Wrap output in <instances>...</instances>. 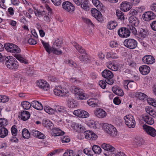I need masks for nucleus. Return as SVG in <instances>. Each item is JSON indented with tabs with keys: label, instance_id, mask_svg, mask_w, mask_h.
Wrapping results in <instances>:
<instances>
[{
	"label": "nucleus",
	"instance_id": "1",
	"mask_svg": "<svg viewBox=\"0 0 156 156\" xmlns=\"http://www.w3.org/2000/svg\"><path fill=\"white\" fill-rule=\"evenodd\" d=\"M73 45L75 48L81 54H84V55L79 56L78 58L80 61L82 62L86 63L89 62L90 59L89 57L87 55L86 50L74 41L72 43Z\"/></svg>",
	"mask_w": 156,
	"mask_h": 156
},
{
	"label": "nucleus",
	"instance_id": "2",
	"mask_svg": "<svg viewBox=\"0 0 156 156\" xmlns=\"http://www.w3.org/2000/svg\"><path fill=\"white\" fill-rule=\"evenodd\" d=\"M4 62L7 67L10 69L16 70L19 67L18 62L12 56H7Z\"/></svg>",
	"mask_w": 156,
	"mask_h": 156
},
{
	"label": "nucleus",
	"instance_id": "3",
	"mask_svg": "<svg viewBox=\"0 0 156 156\" xmlns=\"http://www.w3.org/2000/svg\"><path fill=\"white\" fill-rule=\"evenodd\" d=\"M101 147L104 150L103 154L106 156H116L115 148L112 145L105 143L101 145Z\"/></svg>",
	"mask_w": 156,
	"mask_h": 156
},
{
	"label": "nucleus",
	"instance_id": "4",
	"mask_svg": "<svg viewBox=\"0 0 156 156\" xmlns=\"http://www.w3.org/2000/svg\"><path fill=\"white\" fill-rule=\"evenodd\" d=\"M4 48L8 51L15 54L19 53L21 52L20 48L16 45L11 43L4 44Z\"/></svg>",
	"mask_w": 156,
	"mask_h": 156
},
{
	"label": "nucleus",
	"instance_id": "5",
	"mask_svg": "<svg viewBox=\"0 0 156 156\" xmlns=\"http://www.w3.org/2000/svg\"><path fill=\"white\" fill-rule=\"evenodd\" d=\"M102 76L105 79V81L108 84L112 85L114 83L112 78L114 74L112 72L107 69H105L101 73Z\"/></svg>",
	"mask_w": 156,
	"mask_h": 156
},
{
	"label": "nucleus",
	"instance_id": "6",
	"mask_svg": "<svg viewBox=\"0 0 156 156\" xmlns=\"http://www.w3.org/2000/svg\"><path fill=\"white\" fill-rule=\"evenodd\" d=\"M62 43L61 39L58 38L55 40L52 46V51L53 54L58 55L62 54V51L60 50H58V49L62 47Z\"/></svg>",
	"mask_w": 156,
	"mask_h": 156
},
{
	"label": "nucleus",
	"instance_id": "7",
	"mask_svg": "<svg viewBox=\"0 0 156 156\" xmlns=\"http://www.w3.org/2000/svg\"><path fill=\"white\" fill-rule=\"evenodd\" d=\"M103 128L106 133L110 136H115L117 135V131L113 126L107 123H105Z\"/></svg>",
	"mask_w": 156,
	"mask_h": 156
},
{
	"label": "nucleus",
	"instance_id": "8",
	"mask_svg": "<svg viewBox=\"0 0 156 156\" xmlns=\"http://www.w3.org/2000/svg\"><path fill=\"white\" fill-rule=\"evenodd\" d=\"M125 123L128 127L133 128L135 127L136 125V122L134 117L131 115H127L124 117Z\"/></svg>",
	"mask_w": 156,
	"mask_h": 156
},
{
	"label": "nucleus",
	"instance_id": "9",
	"mask_svg": "<svg viewBox=\"0 0 156 156\" xmlns=\"http://www.w3.org/2000/svg\"><path fill=\"white\" fill-rule=\"evenodd\" d=\"M124 44L126 47L128 48L133 49L137 47V42L136 40L133 39L128 38L125 40Z\"/></svg>",
	"mask_w": 156,
	"mask_h": 156
},
{
	"label": "nucleus",
	"instance_id": "10",
	"mask_svg": "<svg viewBox=\"0 0 156 156\" xmlns=\"http://www.w3.org/2000/svg\"><path fill=\"white\" fill-rule=\"evenodd\" d=\"M63 9L66 12L73 13L75 10V8L73 4L69 1L63 2L62 4Z\"/></svg>",
	"mask_w": 156,
	"mask_h": 156
},
{
	"label": "nucleus",
	"instance_id": "11",
	"mask_svg": "<svg viewBox=\"0 0 156 156\" xmlns=\"http://www.w3.org/2000/svg\"><path fill=\"white\" fill-rule=\"evenodd\" d=\"M73 1L77 5L80 6L84 10L86 11L89 10V2L88 0H73Z\"/></svg>",
	"mask_w": 156,
	"mask_h": 156
},
{
	"label": "nucleus",
	"instance_id": "12",
	"mask_svg": "<svg viewBox=\"0 0 156 156\" xmlns=\"http://www.w3.org/2000/svg\"><path fill=\"white\" fill-rule=\"evenodd\" d=\"M118 34L121 38H126L130 35V31L127 28L122 27L118 30Z\"/></svg>",
	"mask_w": 156,
	"mask_h": 156
},
{
	"label": "nucleus",
	"instance_id": "13",
	"mask_svg": "<svg viewBox=\"0 0 156 156\" xmlns=\"http://www.w3.org/2000/svg\"><path fill=\"white\" fill-rule=\"evenodd\" d=\"M143 128L148 135L153 137L156 136V130L154 128L145 124L143 125Z\"/></svg>",
	"mask_w": 156,
	"mask_h": 156
},
{
	"label": "nucleus",
	"instance_id": "14",
	"mask_svg": "<svg viewBox=\"0 0 156 156\" xmlns=\"http://www.w3.org/2000/svg\"><path fill=\"white\" fill-rule=\"evenodd\" d=\"M61 86L57 88L55 87L54 90V94L58 96L61 97H67L69 96V92L68 91H64V90L62 89V87H60Z\"/></svg>",
	"mask_w": 156,
	"mask_h": 156
},
{
	"label": "nucleus",
	"instance_id": "15",
	"mask_svg": "<svg viewBox=\"0 0 156 156\" xmlns=\"http://www.w3.org/2000/svg\"><path fill=\"white\" fill-rule=\"evenodd\" d=\"M73 114L75 115L82 118H87L89 116V114L87 111L80 109L74 110Z\"/></svg>",
	"mask_w": 156,
	"mask_h": 156
},
{
	"label": "nucleus",
	"instance_id": "16",
	"mask_svg": "<svg viewBox=\"0 0 156 156\" xmlns=\"http://www.w3.org/2000/svg\"><path fill=\"white\" fill-rule=\"evenodd\" d=\"M142 62L147 64H152L155 62L154 58L150 55H146L144 56L142 59Z\"/></svg>",
	"mask_w": 156,
	"mask_h": 156
},
{
	"label": "nucleus",
	"instance_id": "17",
	"mask_svg": "<svg viewBox=\"0 0 156 156\" xmlns=\"http://www.w3.org/2000/svg\"><path fill=\"white\" fill-rule=\"evenodd\" d=\"M91 12L92 16L98 21L101 22L103 20V16L99 11L95 9H92Z\"/></svg>",
	"mask_w": 156,
	"mask_h": 156
},
{
	"label": "nucleus",
	"instance_id": "18",
	"mask_svg": "<svg viewBox=\"0 0 156 156\" xmlns=\"http://www.w3.org/2000/svg\"><path fill=\"white\" fill-rule=\"evenodd\" d=\"M37 85L41 89L47 90L49 89V85L47 82L43 80H38Z\"/></svg>",
	"mask_w": 156,
	"mask_h": 156
},
{
	"label": "nucleus",
	"instance_id": "19",
	"mask_svg": "<svg viewBox=\"0 0 156 156\" xmlns=\"http://www.w3.org/2000/svg\"><path fill=\"white\" fill-rule=\"evenodd\" d=\"M94 114L98 118H103L107 115V113L105 110L101 108H97L94 111Z\"/></svg>",
	"mask_w": 156,
	"mask_h": 156
},
{
	"label": "nucleus",
	"instance_id": "20",
	"mask_svg": "<svg viewBox=\"0 0 156 156\" xmlns=\"http://www.w3.org/2000/svg\"><path fill=\"white\" fill-rule=\"evenodd\" d=\"M132 5L130 4V2L124 1L120 5V8L121 10L123 12H126L129 10L132 7Z\"/></svg>",
	"mask_w": 156,
	"mask_h": 156
},
{
	"label": "nucleus",
	"instance_id": "21",
	"mask_svg": "<svg viewBox=\"0 0 156 156\" xmlns=\"http://www.w3.org/2000/svg\"><path fill=\"white\" fill-rule=\"evenodd\" d=\"M155 16V15L151 11H148L144 13L142 16L143 19L147 21H149L151 20L154 19Z\"/></svg>",
	"mask_w": 156,
	"mask_h": 156
},
{
	"label": "nucleus",
	"instance_id": "22",
	"mask_svg": "<svg viewBox=\"0 0 156 156\" xmlns=\"http://www.w3.org/2000/svg\"><path fill=\"white\" fill-rule=\"evenodd\" d=\"M55 111L63 116L67 115V111L66 108L63 106H56L55 108Z\"/></svg>",
	"mask_w": 156,
	"mask_h": 156
},
{
	"label": "nucleus",
	"instance_id": "23",
	"mask_svg": "<svg viewBox=\"0 0 156 156\" xmlns=\"http://www.w3.org/2000/svg\"><path fill=\"white\" fill-rule=\"evenodd\" d=\"M150 70V67L146 65L142 66L139 68V70L141 73L144 75H146L149 73Z\"/></svg>",
	"mask_w": 156,
	"mask_h": 156
},
{
	"label": "nucleus",
	"instance_id": "24",
	"mask_svg": "<svg viewBox=\"0 0 156 156\" xmlns=\"http://www.w3.org/2000/svg\"><path fill=\"white\" fill-rule=\"evenodd\" d=\"M30 134L38 138L44 139L45 138V136L43 133L36 129H33L31 130Z\"/></svg>",
	"mask_w": 156,
	"mask_h": 156
},
{
	"label": "nucleus",
	"instance_id": "25",
	"mask_svg": "<svg viewBox=\"0 0 156 156\" xmlns=\"http://www.w3.org/2000/svg\"><path fill=\"white\" fill-rule=\"evenodd\" d=\"M64 134L65 132H64L57 128L53 129H52V132L51 133V135L54 136H62Z\"/></svg>",
	"mask_w": 156,
	"mask_h": 156
},
{
	"label": "nucleus",
	"instance_id": "26",
	"mask_svg": "<svg viewBox=\"0 0 156 156\" xmlns=\"http://www.w3.org/2000/svg\"><path fill=\"white\" fill-rule=\"evenodd\" d=\"M113 92L116 94L120 96L124 95V92L122 89L117 86H115L112 89Z\"/></svg>",
	"mask_w": 156,
	"mask_h": 156
},
{
	"label": "nucleus",
	"instance_id": "27",
	"mask_svg": "<svg viewBox=\"0 0 156 156\" xmlns=\"http://www.w3.org/2000/svg\"><path fill=\"white\" fill-rule=\"evenodd\" d=\"M142 118L144 121L148 125H152L154 123L153 119L150 117L148 114L144 115Z\"/></svg>",
	"mask_w": 156,
	"mask_h": 156
},
{
	"label": "nucleus",
	"instance_id": "28",
	"mask_svg": "<svg viewBox=\"0 0 156 156\" xmlns=\"http://www.w3.org/2000/svg\"><path fill=\"white\" fill-rule=\"evenodd\" d=\"M129 23L131 24V25L137 27L139 23L138 19L135 16H131L129 19Z\"/></svg>",
	"mask_w": 156,
	"mask_h": 156
},
{
	"label": "nucleus",
	"instance_id": "29",
	"mask_svg": "<svg viewBox=\"0 0 156 156\" xmlns=\"http://www.w3.org/2000/svg\"><path fill=\"white\" fill-rule=\"evenodd\" d=\"M31 106L39 110H41L43 109L42 105L37 101H34L32 102Z\"/></svg>",
	"mask_w": 156,
	"mask_h": 156
},
{
	"label": "nucleus",
	"instance_id": "30",
	"mask_svg": "<svg viewBox=\"0 0 156 156\" xmlns=\"http://www.w3.org/2000/svg\"><path fill=\"white\" fill-rule=\"evenodd\" d=\"M14 56L20 62L25 64L28 63V60L24 58L20 54H14Z\"/></svg>",
	"mask_w": 156,
	"mask_h": 156
},
{
	"label": "nucleus",
	"instance_id": "31",
	"mask_svg": "<svg viewBox=\"0 0 156 156\" xmlns=\"http://www.w3.org/2000/svg\"><path fill=\"white\" fill-rule=\"evenodd\" d=\"M20 115L21 119L24 121L29 119L30 116L29 112L26 111L21 112Z\"/></svg>",
	"mask_w": 156,
	"mask_h": 156
},
{
	"label": "nucleus",
	"instance_id": "32",
	"mask_svg": "<svg viewBox=\"0 0 156 156\" xmlns=\"http://www.w3.org/2000/svg\"><path fill=\"white\" fill-rule=\"evenodd\" d=\"M148 34V31L147 30L141 28L138 31V35L140 38L143 39L145 38Z\"/></svg>",
	"mask_w": 156,
	"mask_h": 156
},
{
	"label": "nucleus",
	"instance_id": "33",
	"mask_svg": "<svg viewBox=\"0 0 156 156\" xmlns=\"http://www.w3.org/2000/svg\"><path fill=\"white\" fill-rule=\"evenodd\" d=\"M92 2L97 8L99 10H103L104 7L102 4L98 0H92Z\"/></svg>",
	"mask_w": 156,
	"mask_h": 156
},
{
	"label": "nucleus",
	"instance_id": "34",
	"mask_svg": "<svg viewBox=\"0 0 156 156\" xmlns=\"http://www.w3.org/2000/svg\"><path fill=\"white\" fill-rule=\"evenodd\" d=\"M8 130L6 128L0 127V137L4 138L8 135Z\"/></svg>",
	"mask_w": 156,
	"mask_h": 156
},
{
	"label": "nucleus",
	"instance_id": "35",
	"mask_svg": "<svg viewBox=\"0 0 156 156\" xmlns=\"http://www.w3.org/2000/svg\"><path fill=\"white\" fill-rule=\"evenodd\" d=\"M42 124L45 127H48L50 129H51L53 126L52 122L48 119H44L43 121Z\"/></svg>",
	"mask_w": 156,
	"mask_h": 156
},
{
	"label": "nucleus",
	"instance_id": "36",
	"mask_svg": "<svg viewBox=\"0 0 156 156\" xmlns=\"http://www.w3.org/2000/svg\"><path fill=\"white\" fill-rule=\"evenodd\" d=\"M98 99L93 98L89 99L87 102L89 105L93 107H95V106L98 105Z\"/></svg>",
	"mask_w": 156,
	"mask_h": 156
},
{
	"label": "nucleus",
	"instance_id": "37",
	"mask_svg": "<svg viewBox=\"0 0 156 156\" xmlns=\"http://www.w3.org/2000/svg\"><path fill=\"white\" fill-rule=\"evenodd\" d=\"M117 25L118 24L116 21H110L108 22L107 27L109 30H112L115 29Z\"/></svg>",
	"mask_w": 156,
	"mask_h": 156
},
{
	"label": "nucleus",
	"instance_id": "38",
	"mask_svg": "<svg viewBox=\"0 0 156 156\" xmlns=\"http://www.w3.org/2000/svg\"><path fill=\"white\" fill-rule=\"evenodd\" d=\"M67 105L69 108H72L77 106L76 101L73 99H68L67 101Z\"/></svg>",
	"mask_w": 156,
	"mask_h": 156
},
{
	"label": "nucleus",
	"instance_id": "39",
	"mask_svg": "<svg viewBox=\"0 0 156 156\" xmlns=\"http://www.w3.org/2000/svg\"><path fill=\"white\" fill-rule=\"evenodd\" d=\"M41 43L46 51L49 53L50 54L52 51V50L51 48L50 45L48 43L45 42L41 40Z\"/></svg>",
	"mask_w": 156,
	"mask_h": 156
},
{
	"label": "nucleus",
	"instance_id": "40",
	"mask_svg": "<svg viewBox=\"0 0 156 156\" xmlns=\"http://www.w3.org/2000/svg\"><path fill=\"white\" fill-rule=\"evenodd\" d=\"M116 14L119 20L124 21L125 19L124 14L119 9L116 10Z\"/></svg>",
	"mask_w": 156,
	"mask_h": 156
},
{
	"label": "nucleus",
	"instance_id": "41",
	"mask_svg": "<svg viewBox=\"0 0 156 156\" xmlns=\"http://www.w3.org/2000/svg\"><path fill=\"white\" fill-rule=\"evenodd\" d=\"M134 144L137 146H140L143 144L144 143L143 139L140 137H137L135 138L134 140Z\"/></svg>",
	"mask_w": 156,
	"mask_h": 156
},
{
	"label": "nucleus",
	"instance_id": "42",
	"mask_svg": "<svg viewBox=\"0 0 156 156\" xmlns=\"http://www.w3.org/2000/svg\"><path fill=\"white\" fill-rule=\"evenodd\" d=\"M146 111L149 115L154 118L156 117V112L152 108L149 107L146 108Z\"/></svg>",
	"mask_w": 156,
	"mask_h": 156
},
{
	"label": "nucleus",
	"instance_id": "43",
	"mask_svg": "<svg viewBox=\"0 0 156 156\" xmlns=\"http://www.w3.org/2000/svg\"><path fill=\"white\" fill-rule=\"evenodd\" d=\"M34 13L35 15L39 17H41L44 15H47V12H46V11L44 10L40 11V10H38V9H36V11H34Z\"/></svg>",
	"mask_w": 156,
	"mask_h": 156
},
{
	"label": "nucleus",
	"instance_id": "44",
	"mask_svg": "<svg viewBox=\"0 0 156 156\" xmlns=\"http://www.w3.org/2000/svg\"><path fill=\"white\" fill-rule=\"evenodd\" d=\"M136 96L138 98L141 100H145L147 99V95L143 93L138 92L136 93Z\"/></svg>",
	"mask_w": 156,
	"mask_h": 156
},
{
	"label": "nucleus",
	"instance_id": "45",
	"mask_svg": "<svg viewBox=\"0 0 156 156\" xmlns=\"http://www.w3.org/2000/svg\"><path fill=\"white\" fill-rule=\"evenodd\" d=\"M22 136L23 138L28 139L30 137V134L29 131L26 129H24L22 131Z\"/></svg>",
	"mask_w": 156,
	"mask_h": 156
},
{
	"label": "nucleus",
	"instance_id": "46",
	"mask_svg": "<svg viewBox=\"0 0 156 156\" xmlns=\"http://www.w3.org/2000/svg\"><path fill=\"white\" fill-rule=\"evenodd\" d=\"M125 83L126 84H127V85H128L129 89H130L132 90L135 89L136 88V83L135 82L126 81Z\"/></svg>",
	"mask_w": 156,
	"mask_h": 156
},
{
	"label": "nucleus",
	"instance_id": "47",
	"mask_svg": "<svg viewBox=\"0 0 156 156\" xmlns=\"http://www.w3.org/2000/svg\"><path fill=\"white\" fill-rule=\"evenodd\" d=\"M92 151L94 153L96 154H100L101 152V148L98 146L96 145H94L92 148Z\"/></svg>",
	"mask_w": 156,
	"mask_h": 156
},
{
	"label": "nucleus",
	"instance_id": "48",
	"mask_svg": "<svg viewBox=\"0 0 156 156\" xmlns=\"http://www.w3.org/2000/svg\"><path fill=\"white\" fill-rule=\"evenodd\" d=\"M76 97L77 99L80 100H85L87 99L86 94L83 93L82 91L79 94H77L76 95Z\"/></svg>",
	"mask_w": 156,
	"mask_h": 156
},
{
	"label": "nucleus",
	"instance_id": "49",
	"mask_svg": "<svg viewBox=\"0 0 156 156\" xmlns=\"http://www.w3.org/2000/svg\"><path fill=\"white\" fill-rule=\"evenodd\" d=\"M21 105L23 109L28 110L30 108L31 104L27 101H23L21 103Z\"/></svg>",
	"mask_w": 156,
	"mask_h": 156
},
{
	"label": "nucleus",
	"instance_id": "50",
	"mask_svg": "<svg viewBox=\"0 0 156 156\" xmlns=\"http://www.w3.org/2000/svg\"><path fill=\"white\" fill-rule=\"evenodd\" d=\"M97 122L94 120H90L88 123V126L90 128H92L94 129L97 128Z\"/></svg>",
	"mask_w": 156,
	"mask_h": 156
},
{
	"label": "nucleus",
	"instance_id": "51",
	"mask_svg": "<svg viewBox=\"0 0 156 156\" xmlns=\"http://www.w3.org/2000/svg\"><path fill=\"white\" fill-rule=\"evenodd\" d=\"M8 123V121L7 119L1 118H0V127H5Z\"/></svg>",
	"mask_w": 156,
	"mask_h": 156
},
{
	"label": "nucleus",
	"instance_id": "52",
	"mask_svg": "<svg viewBox=\"0 0 156 156\" xmlns=\"http://www.w3.org/2000/svg\"><path fill=\"white\" fill-rule=\"evenodd\" d=\"M83 152L88 156H93L94 155L93 151L90 148H85L83 150Z\"/></svg>",
	"mask_w": 156,
	"mask_h": 156
},
{
	"label": "nucleus",
	"instance_id": "53",
	"mask_svg": "<svg viewBox=\"0 0 156 156\" xmlns=\"http://www.w3.org/2000/svg\"><path fill=\"white\" fill-rule=\"evenodd\" d=\"M44 109L46 112L49 114H53L55 112V109L54 110L49 107H45Z\"/></svg>",
	"mask_w": 156,
	"mask_h": 156
},
{
	"label": "nucleus",
	"instance_id": "54",
	"mask_svg": "<svg viewBox=\"0 0 156 156\" xmlns=\"http://www.w3.org/2000/svg\"><path fill=\"white\" fill-rule=\"evenodd\" d=\"M9 100L8 97L5 95H0V102L5 103L7 102Z\"/></svg>",
	"mask_w": 156,
	"mask_h": 156
},
{
	"label": "nucleus",
	"instance_id": "55",
	"mask_svg": "<svg viewBox=\"0 0 156 156\" xmlns=\"http://www.w3.org/2000/svg\"><path fill=\"white\" fill-rule=\"evenodd\" d=\"M148 103L154 107H156V100L151 98H148L147 99Z\"/></svg>",
	"mask_w": 156,
	"mask_h": 156
},
{
	"label": "nucleus",
	"instance_id": "56",
	"mask_svg": "<svg viewBox=\"0 0 156 156\" xmlns=\"http://www.w3.org/2000/svg\"><path fill=\"white\" fill-rule=\"evenodd\" d=\"M72 91L74 94H75L76 95L77 94H79V93H80L82 91L79 88L75 86L72 87Z\"/></svg>",
	"mask_w": 156,
	"mask_h": 156
},
{
	"label": "nucleus",
	"instance_id": "57",
	"mask_svg": "<svg viewBox=\"0 0 156 156\" xmlns=\"http://www.w3.org/2000/svg\"><path fill=\"white\" fill-rule=\"evenodd\" d=\"M92 133V131H91L90 130H87L83 133V134L85 136V137L86 139L90 140Z\"/></svg>",
	"mask_w": 156,
	"mask_h": 156
},
{
	"label": "nucleus",
	"instance_id": "58",
	"mask_svg": "<svg viewBox=\"0 0 156 156\" xmlns=\"http://www.w3.org/2000/svg\"><path fill=\"white\" fill-rule=\"evenodd\" d=\"M16 127V125H13L12 126L11 129L12 135L14 136H16L17 134V130Z\"/></svg>",
	"mask_w": 156,
	"mask_h": 156
},
{
	"label": "nucleus",
	"instance_id": "59",
	"mask_svg": "<svg viewBox=\"0 0 156 156\" xmlns=\"http://www.w3.org/2000/svg\"><path fill=\"white\" fill-rule=\"evenodd\" d=\"M61 140L62 143H68L70 141V140L68 136H62Z\"/></svg>",
	"mask_w": 156,
	"mask_h": 156
},
{
	"label": "nucleus",
	"instance_id": "60",
	"mask_svg": "<svg viewBox=\"0 0 156 156\" xmlns=\"http://www.w3.org/2000/svg\"><path fill=\"white\" fill-rule=\"evenodd\" d=\"M106 81L101 80L99 82V84L100 87L103 89L105 88L106 86Z\"/></svg>",
	"mask_w": 156,
	"mask_h": 156
},
{
	"label": "nucleus",
	"instance_id": "61",
	"mask_svg": "<svg viewBox=\"0 0 156 156\" xmlns=\"http://www.w3.org/2000/svg\"><path fill=\"white\" fill-rule=\"evenodd\" d=\"M150 26L152 30L156 31V20L153 21L150 24Z\"/></svg>",
	"mask_w": 156,
	"mask_h": 156
},
{
	"label": "nucleus",
	"instance_id": "62",
	"mask_svg": "<svg viewBox=\"0 0 156 156\" xmlns=\"http://www.w3.org/2000/svg\"><path fill=\"white\" fill-rule=\"evenodd\" d=\"M113 102L115 104L118 105L121 103V101L118 97H116L113 99Z\"/></svg>",
	"mask_w": 156,
	"mask_h": 156
},
{
	"label": "nucleus",
	"instance_id": "63",
	"mask_svg": "<svg viewBox=\"0 0 156 156\" xmlns=\"http://www.w3.org/2000/svg\"><path fill=\"white\" fill-rule=\"evenodd\" d=\"M118 44L116 41H111L110 42V45L112 48H115L118 46Z\"/></svg>",
	"mask_w": 156,
	"mask_h": 156
},
{
	"label": "nucleus",
	"instance_id": "64",
	"mask_svg": "<svg viewBox=\"0 0 156 156\" xmlns=\"http://www.w3.org/2000/svg\"><path fill=\"white\" fill-rule=\"evenodd\" d=\"M74 151L73 150H70L69 151L67 150L65 153H66L67 154H66L67 156H73L74 155Z\"/></svg>",
	"mask_w": 156,
	"mask_h": 156
}]
</instances>
